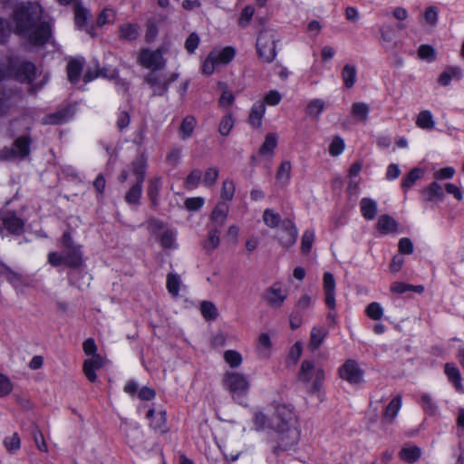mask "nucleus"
Segmentation results:
<instances>
[{"label":"nucleus","mask_w":464,"mask_h":464,"mask_svg":"<svg viewBox=\"0 0 464 464\" xmlns=\"http://www.w3.org/2000/svg\"><path fill=\"white\" fill-rule=\"evenodd\" d=\"M12 32L31 44H44L50 37L51 29L44 19L41 5L37 2L17 5L13 13L11 24L0 19V44L5 43Z\"/></svg>","instance_id":"1"},{"label":"nucleus","mask_w":464,"mask_h":464,"mask_svg":"<svg viewBox=\"0 0 464 464\" xmlns=\"http://www.w3.org/2000/svg\"><path fill=\"white\" fill-rule=\"evenodd\" d=\"M252 422L256 431L275 434L283 450L295 445L299 440L297 418L291 405L274 402L263 411H256Z\"/></svg>","instance_id":"2"},{"label":"nucleus","mask_w":464,"mask_h":464,"mask_svg":"<svg viewBox=\"0 0 464 464\" xmlns=\"http://www.w3.org/2000/svg\"><path fill=\"white\" fill-rule=\"evenodd\" d=\"M169 51V44H163L155 50L144 48L137 57L138 64L150 71L145 77L146 82L159 94L164 92L169 84L177 79L175 73L169 74L161 71L166 66L164 55Z\"/></svg>","instance_id":"3"},{"label":"nucleus","mask_w":464,"mask_h":464,"mask_svg":"<svg viewBox=\"0 0 464 464\" xmlns=\"http://www.w3.org/2000/svg\"><path fill=\"white\" fill-rule=\"evenodd\" d=\"M63 253L51 252L48 262L53 266L65 265L69 267H79L82 265V246L75 243L69 233H64L61 239Z\"/></svg>","instance_id":"4"},{"label":"nucleus","mask_w":464,"mask_h":464,"mask_svg":"<svg viewBox=\"0 0 464 464\" xmlns=\"http://www.w3.org/2000/svg\"><path fill=\"white\" fill-rule=\"evenodd\" d=\"M222 382L235 401L240 405H247L250 382L246 374L239 372H227L223 376Z\"/></svg>","instance_id":"5"},{"label":"nucleus","mask_w":464,"mask_h":464,"mask_svg":"<svg viewBox=\"0 0 464 464\" xmlns=\"http://www.w3.org/2000/svg\"><path fill=\"white\" fill-rule=\"evenodd\" d=\"M237 51L232 46L215 47L201 63V72L210 76L227 65L235 58Z\"/></svg>","instance_id":"6"},{"label":"nucleus","mask_w":464,"mask_h":464,"mask_svg":"<svg viewBox=\"0 0 464 464\" xmlns=\"http://www.w3.org/2000/svg\"><path fill=\"white\" fill-rule=\"evenodd\" d=\"M324 380V372L321 367L308 360L302 362L298 381L305 385L310 392H318Z\"/></svg>","instance_id":"7"},{"label":"nucleus","mask_w":464,"mask_h":464,"mask_svg":"<svg viewBox=\"0 0 464 464\" xmlns=\"http://www.w3.org/2000/svg\"><path fill=\"white\" fill-rule=\"evenodd\" d=\"M277 33L274 29H263L256 39V50L259 58L265 63H271L276 56V43Z\"/></svg>","instance_id":"8"},{"label":"nucleus","mask_w":464,"mask_h":464,"mask_svg":"<svg viewBox=\"0 0 464 464\" xmlns=\"http://www.w3.org/2000/svg\"><path fill=\"white\" fill-rule=\"evenodd\" d=\"M147 159L144 155L139 156L130 167L131 174L135 178L133 185L126 194V201L130 204H138L141 196V187L145 176Z\"/></svg>","instance_id":"9"},{"label":"nucleus","mask_w":464,"mask_h":464,"mask_svg":"<svg viewBox=\"0 0 464 464\" xmlns=\"http://www.w3.org/2000/svg\"><path fill=\"white\" fill-rule=\"evenodd\" d=\"M148 231L150 236L160 241L164 248H176V234L168 228L162 222L151 219L148 222Z\"/></svg>","instance_id":"10"},{"label":"nucleus","mask_w":464,"mask_h":464,"mask_svg":"<svg viewBox=\"0 0 464 464\" xmlns=\"http://www.w3.org/2000/svg\"><path fill=\"white\" fill-rule=\"evenodd\" d=\"M35 73V68L34 64L30 63H23L18 68L13 66L8 69L6 72H0V80L5 77L14 76L21 82L28 81L32 82ZM5 101L3 94L0 92V114L5 109Z\"/></svg>","instance_id":"11"},{"label":"nucleus","mask_w":464,"mask_h":464,"mask_svg":"<svg viewBox=\"0 0 464 464\" xmlns=\"http://www.w3.org/2000/svg\"><path fill=\"white\" fill-rule=\"evenodd\" d=\"M289 295V290L281 282L274 283L266 289L263 299L272 308H280L285 304Z\"/></svg>","instance_id":"12"},{"label":"nucleus","mask_w":464,"mask_h":464,"mask_svg":"<svg viewBox=\"0 0 464 464\" xmlns=\"http://www.w3.org/2000/svg\"><path fill=\"white\" fill-rule=\"evenodd\" d=\"M30 140L26 137H20L15 140L14 148H5L0 150V159L12 160L16 159H24L30 152Z\"/></svg>","instance_id":"13"},{"label":"nucleus","mask_w":464,"mask_h":464,"mask_svg":"<svg viewBox=\"0 0 464 464\" xmlns=\"http://www.w3.org/2000/svg\"><path fill=\"white\" fill-rule=\"evenodd\" d=\"M340 377L351 384H358L363 381V371L353 360L346 361L339 369Z\"/></svg>","instance_id":"14"},{"label":"nucleus","mask_w":464,"mask_h":464,"mask_svg":"<svg viewBox=\"0 0 464 464\" xmlns=\"http://www.w3.org/2000/svg\"><path fill=\"white\" fill-rule=\"evenodd\" d=\"M323 288L324 292V302L330 309L329 317L333 316V311L336 308L335 288L336 284L333 274L325 272L323 277Z\"/></svg>","instance_id":"15"},{"label":"nucleus","mask_w":464,"mask_h":464,"mask_svg":"<svg viewBox=\"0 0 464 464\" xmlns=\"http://www.w3.org/2000/svg\"><path fill=\"white\" fill-rule=\"evenodd\" d=\"M277 239L281 246L285 248L293 246L297 238V229L292 221H285L283 227L277 232Z\"/></svg>","instance_id":"16"},{"label":"nucleus","mask_w":464,"mask_h":464,"mask_svg":"<svg viewBox=\"0 0 464 464\" xmlns=\"http://www.w3.org/2000/svg\"><path fill=\"white\" fill-rule=\"evenodd\" d=\"M147 418L150 420V427L158 433H166L169 431L167 424V414L163 410L156 411L154 409L149 410Z\"/></svg>","instance_id":"17"},{"label":"nucleus","mask_w":464,"mask_h":464,"mask_svg":"<svg viewBox=\"0 0 464 464\" xmlns=\"http://www.w3.org/2000/svg\"><path fill=\"white\" fill-rule=\"evenodd\" d=\"M273 352L272 335L269 333L262 332L256 337V353L262 359L271 357Z\"/></svg>","instance_id":"18"},{"label":"nucleus","mask_w":464,"mask_h":464,"mask_svg":"<svg viewBox=\"0 0 464 464\" xmlns=\"http://www.w3.org/2000/svg\"><path fill=\"white\" fill-rule=\"evenodd\" d=\"M444 372L456 392L463 394L464 385L462 384V375L459 367L453 362H447L444 366Z\"/></svg>","instance_id":"19"},{"label":"nucleus","mask_w":464,"mask_h":464,"mask_svg":"<svg viewBox=\"0 0 464 464\" xmlns=\"http://www.w3.org/2000/svg\"><path fill=\"white\" fill-rule=\"evenodd\" d=\"M1 275L16 289H22L28 285V279L25 276L7 266H2Z\"/></svg>","instance_id":"20"},{"label":"nucleus","mask_w":464,"mask_h":464,"mask_svg":"<svg viewBox=\"0 0 464 464\" xmlns=\"http://www.w3.org/2000/svg\"><path fill=\"white\" fill-rule=\"evenodd\" d=\"M121 430L125 435V440L130 447H136L142 438V430L137 424L124 423Z\"/></svg>","instance_id":"21"},{"label":"nucleus","mask_w":464,"mask_h":464,"mask_svg":"<svg viewBox=\"0 0 464 464\" xmlns=\"http://www.w3.org/2000/svg\"><path fill=\"white\" fill-rule=\"evenodd\" d=\"M279 136L277 133H267L265 137V140L261 145L258 154L266 159H272L275 155V150L278 144Z\"/></svg>","instance_id":"22"},{"label":"nucleus","mask_w":464,"mask_h":464,"mask_svg":"<svg viewBox=\"0 0 464 464\" xmlns=\"http://www.w3.org/2000/svg\"><path fill=\"white\" fill-rule=\"evenodd\" d=\"M102 364L103 358L100 354H93V356L84 361L83 372L89 381L94 382L96 380L97 375L95 372L99 370Z\"/></svg>","instance_id":"23"},{"label":"nucleus","mask_w":464,"mask_h":464,"mask_svg":"<svg viewBox=\"0 0 464 464\" xmlns=\"http://www.w3.org/2000/svg\"><path fill=\"white\" fill-rule=\"evenodd\" d=\"M415 124L424 130H432L436 127V121L430 110H421L415 117Z\"/></svg>","instance_id":"24"},{"label":"nucleus","mask_w":464,"mask_h":464,"mask_svg":"<svg viewBox=\"0 0 464 464\" xmlns=\"http://www.w3.org/2000/svg\"><path fill=\"white\" fill-rule=\"evenodd\" d=\"M266 113V105L262 101L256 102L250 110L248 122L253 128H260Z\"/></svg>","instance_id":"25"},{"label":"nucleus","mask_w":464,"mask_h":464,"mask_svg":"<svg viewBox=\"0 0 464 464\" xmlns=\"http://www.w3.org/2000/svg\"><path fill=\"white\" fill-rule=\"evenodd\" d=\"M463 77L462 70L458 66L447 67L438 77V82L441 86H448L453 80L459 81Z\"/></svg>","instance_id":"26"},{"label":"nucleus","mask_w":464,"mask_h":464,"mask_svg":"<svg viewBox=\"0 0 464 464\" xmlns=\"http://www.w3.org/2000/svg\"><path fill=\"white\" fill-rule=\"evenodd\" d=\"M2 221L10 233L20 234L24 230V221L13 212L5 213Z\"/></svg>","instance_id":"27"},{"label":"nucleus","mask_w":464,"mask_h":464,"mask_svg":"<svg viewBox=\"0 0 464 464\" xmlns=\"http://www.w3.org/2000/svg\"><path fill=\"white\" fill-rule=\"evenodd\" d=\"M398 225L393 218L389 215H382L378 218L377 229L382 235L395 233Z\"/></svg>","instance_id":"28"},{"label":"nucleus","mask_w":464,"mask_h":464,"mask_svg":"<svg viewBox=\"0 0 464 464\" xmlns=\"http://www.w3.org/2000/svg\"><path fill=\"white\" fill-rule=\"evenodd\" d=\"M360 209L362 217L367 220H372L376 217L377 202L370 198H363L360 201Z\"/></svg>","instance_id":"29"},{"label":"nucleus","mask_w":464,"mask_h":464,"mask_svg":"<svg viewBox=\"0 0 464 464\" xmlns=\"http://www.w3.org/2000/svg\"><path fill=\"white\" fill-rule=\"evenodd\" d=\"M421 193L427 201H441L444 198L443 188L436 180L432 181L428 187H426Z\"/></svg>","instance_id":"30"},{"label":"nucleus","mask_w":464,"mask_h":464,"mask_svg":"<svg viewBox=\"0 0 464 464\" xmlns=\"http://www.w3.org/2000/svg\"><path fill=\"white\" fill-rule=\"evenodd\" d=\"M425 173L424 169L414 168L412 169L401 180V188L404 191L409 190L417 180L421 179Z\"/></svg>","instance_id":"31"},{"label":"nucleus","mask_w":464,"mask_h":464,"mask_svg":"<svg viewBox=\"0 0 464 464\" xmlns=\"http://www.w3.org/2000/svg\"><path fill=\"white\" fill-rule=\"evenodd\" d=\"M83 60L82 59H72L67 64V74L68 80L75 83L79 81L81 72L82 70Z\"/></svg>","instance_id":"32"},{"label":"nucleus","mask_w":464,"mask_h":464,"mask_svg":"<svg viewBox=\"0 0 464 464\" xmlns=\"http://www.w3.org/2000/svg\"><path fill=\"white\" fill-rule=\"evenodd\" d=\"M197 125L195 117L188 115L185 117L180 124L179 136L182 140L190 138L193 134L194 129Z\"/></svg>","instance_id":"33"},{"label":"nucleus","mask_w":464,"mask_h":464,"mask_svg":"<svg viewBox=\"0 0 464 464\" xmlns=\"http://www.w3.org/2000/svg\"><path fill=\"white\" fill-rule=\"evenodd\" d=\"M325 102L323 99H313L308 102L306 106V114L314 119H319L324 111Z\"/></svg>","instance_id":"34"},{"label":"nucleus","mask_w":464,"mask_h":464,"mask_svg":"<svg viewBox=\"0 0 464 464\" xmlns=\"http://www.w3.org/2000/svg\"><path fill=\"white\" fill-rule=\"evenodd\" d=\"M357 70L355 65L347 63L342 71V79L347 88H352L356 82Z\"/></svg>","instance_id":"35"},{"label":"nucleus","mask_w":464,"mask_h":464,"mask_svg":"<svg viewBox=\"0 0 464 464\" xmlns=\"http://www.w3.org/2000/svg\"><path fill=\"white\" fill-rule=\"evenodd\" d=\"M223 359L230 368H238L243 363L242 354L232 349L224 352Z\"/></svg>","instance_id":"36"},{"label":"nucleus","mask_w":464,"mask_h":464,"mask_svg":"<svg viewBox=\"0 0 464 464\" xmlns=\"http://www.w3.org/2000/svg\"><path fill=\"white\" fill-rule=\"evenodd\" d=\"M167 289L170 295L177 296L179 294L183 285L179 275L170 273L167 276Z\"/></svg>","instance_id":"37"},{"label":"nucleus","mask_w":464,"mask_h":464,"mask_svg":"<svg viewBox=\"0 0 464 464\" xmlns=\"http://www.w3.org/2000/svg\"><path fill=\"white\" fill-rule=\"evenodd\" d=\"M420 455V449L416 446H406L400 452V458L410 463L417 461Z\"/></svg>","instance_id":"38"},{"label":"nucleus","mask_w":464,"mask_h":464,"mask_svg":"<svg viewBox=\"0 0 464 464\" xmlns=\"http://www.w3.org/2000/svg\"><path fill=\"white\" fill-rule=\"evenodd\" d=\"M370 108L364 102H354L352 105L351 113L359 121H366L368 119Z\"/></svg>","instance_id":"39"},{"label":"nucleus","mask_w":464,"mask_h":464,"mask_svg":"<svg viewBox=\"0 0 464 464\" xmlns=\"http://www.w3.org/2000/svg\"><path fill=\"white\" fill-rule=\"evenodd\" d=\"M380 43L385 49H392L397 46V43L394 41V35L391 28H381L380 29Z\"/></svg>","instance_id":"40"},{"label":"nucleus","mask_w":464,"mask_h":464,"mask_svg":"<svg viewBox=\"0 0 464 464\" xmlns=\"http://www.w3.org/2000/svg\"><path fill=\"white\" fill-rule=\"evenodd\" d=\"M228 207L225 203H218L211 213V219L218 225H223L227 219Z\"/></svg>","instance_id":"41"},{"label":"nucleus","mask_w":464,"mask_h":464,"mask_svg":"<svg viewBox=\"0 0 464 464\" xmlns=\"http://www.w3.org/2000/svg\"><path fill=\"white\" fill-rule=\"evenodd\" d=\"M365 314L372 320L379 321L384 315V309L378 302L370 303L365 307Z\"/></svg>","instance_id":"42"},{"label":"nucleus","mask_w":464,"mask_h":464,"mask_svg":"<svg viewBox=\"0 0 464 464\" xmlns=\"http://www.w3.org/2000/svg\"><path fill=\"white\" fill-rule=\"evenodd\" d=\"M417 55L419 59L427 63H433L437 57L435 49L429 44H421L417 50Z\"/></svg>","instance_id":"43"},{"label":"nucleus","mask_w":464,"mask_h":464,"mask_svg":"<svg viewBox=\"0 0 464 464\" xmlns=\"http://www.w3.org/2000/svg\"><path fill=\"white\" fill-rule=\"evenodd\" d=\"M401 408V398L400 396L394 397L388 406L386 407L384 417L388 420H392L398 414Z\"/></svg>","instance_id":"44"},{"label":"nucleus","mask_w":464,"mask_h":464,"mask_svg":"<svg viewBox=\"0 0 464 464\" xmlns=\"http://www.w3.org/2000/svg\"><path fill=\"white\" fill-rule=\"evenodd\" d=\"M115 11L111 7H104L97 18V24L99 26H103L106 24H112L115 21Z\"/></svg>","instance_id":"45"},{"label":"nucleus","mask_w":464,"mask_h":464,"mask_svg":"<svg viewBox=\"0 0 464 464\" xmlns=\"http://www.w3.org/2000/svg\"><path fill=\"white\" fill-rule=\"evenodd\" d=\"M90 16L89 11L82 6L77 5L74 8L75 24L78 29H83Z\"/></svg>","instance_id":"46"},{"label":"nucleus","mask_w":464,"mask_h":464,"mask_svg":"<svg viewBox=\"0 0 464 464\" xmlns=\"http://www.w3.org/2000/svg\"><path fill=\"white\" fill-rule=\"evenodd\" d=\"M234 117L230 112L225 114L219 122L218 132L222 136H227L234 126Z\"/></svg>","instance_id":"47"},{"label":"nucleus","mask_w":464,"mask_h":464,"mask_svg":"<svg viewBox=\"0 0 464 464\" xmlns=\"http://www.w3.org/2000/svg\"><path fill=\"white\" fill-rule=\"evenodd\" d=\"M291 170V162L289 160L282 161L276 172V179L283 183H287L290 179Z\"/></svg>","instance_id":"48"},{"label":"nucleus","mask_w":464,"mask_h":464,"mask_svg":"<svg viewBox=\"0 0 464 464\" xmlns=\"http://www.w3.org/2000/svg\"><path fill=\"white\" fill-rule=\"evenodd\" d=\"M236 183L233 179H226L221 187V198L224 200L230 201L234 198Z\"/></svg>","instance_id":"49"},{"label":"nucleus","mask_w":464,"mask_h":464,"mask_svg":"<svg viewBox=\"0 0 464 464\" xmlns=\"http://www.w3.org/2000/svg\"><path fill=\"white\" fill-rule=\"evenodd\" d=\"M392 16L399 22L397 24V28L400 30L405 29L407 24L405 21L409 17V13L406 8L401 6H397L392 10Z\"/></svg>","instance_id":"50"},{"label":"nucleus","mask_w":464,"mask_h":464,"mask_svg":"<svg viewBox=\"0 0 464 464\" xmlns=\"http://www.w3.org/2000/svg\"><path fill=\"white\" fill-rule=\"evenodd\" d=\"M200 312L206 320H213L218 316V310L211 302H202L200 304Z\"/></svg>","instance_id":"51"},{"label":"nucleus","mask_w":464,"mask_h":464,"mask_svg":"<svg viewBox=\"0 0 464 464\" xmlns=\"http://www.w3.org/2000/svg\"><path fill=\"white\" fill-rule=\"evenodd\" d=\"M200 44L199 35L193 32L188 34L184 43V47L188 53H194Z\"/></svg>","instance_id":"52"},{"label":"nucleus","mask_w":464,"mask_h":464,"mask_svg":"<svg viewBox=\"0 0 464 464\" xmlns=\"http://www.w3.org/2000/svg\"><path fill=\"white\" fill-rule=\"evenodd\" d=\"M6 450L10 453L16 452L21 447V440L17 433L6 437L4 441Z\"/></svg>","instance_id":"53"},{"label":"nucleus","mask_w":464,"mask_h":464,"mask_svg":"<svg viewBox=\"0 0 464 464\" xmlns=\"http://www.w3.org/2000/svg\"><path fill=\"white\" fill-rule=\"evenodd\" d=\"M218 174H219V171H218V168H216V167L208 168L204 173V176L202 179V183L206 187L213 186L218 178Z\"/></svg>","instance_id":"54"},{"label":"nucleus","mask_w":464,"mask_h":464,"mask_svg":"<svg viewBox=\"0 0 464 464\" xmlns=\"http://www.w3.org/2000/svg\"><path fill=\"white\" fill-rule=\"evenodd\" d=\"M325 330L322 327H314L310 335V345L317 348L324 341Z\"/></svg>","instance_id":"55"},{"label":"nucleus","mask_w":464,"mask_h":464,"mask_svg":"<svg viewBox=\"0 0 464 464\" xmlns=\"http://www.w3.org/2000/svg\"><path fill=\"white\" fill-rule=\"evenodd\" d=\"M344 149V140L341 137H334L329 145V153L331 156L337 157L343 152Z\"/></svg>","instance_id":"56"},{"label":"nucleus","mask_w":464,"mask_h":464,"mask_svg":"<svg viewBox=\"0 0 464 464\" xmlns=\"http://www.w3.org/2000/svg\"><path fill=\"white\" fill-rule=\"evenodd\" d=\"M116 74L117 73L114 70H109V69H103L101 72L96 71L95 73H92L89 71L84 74L83 79H84L85 82H91L99 76L108 78V79H114L116 77Z\"/></svg>","instance_id":"57"},{"label":"nucleus","mask_w":464,"mask_h":464,"mask_svg":"<svg viewBox=\"0 0 464 464\" xmlns=\"http://www.w3.org/2000/svg\"><path fill=\"white\" fill-rule=\"evenodd\" d=\"M219 86L224 87V90L218 100V104L223 108H228L234 103L235 96L231 91L227 89L224 83H219Z\"/></svg>","instance_id":"58"},{"label":"nucleus","mask_w":464,"mask_h":464,"mask_svg":"<svg viewBox=\"0 0 464 464\" xmlns=\"http://www.w3.org/2000/svg\"><path fill=\"white\" fill-rule=\"evenodd\" d=\"M14 385L11 379L0 372V397L8 396L13 391Z\"/></svg>","instance_id":"59"},{"label":"nucleus","mask_w":464,"mask_h":464,"mask_svg":"<svg viewBox=\"0 0 464 464\" xmlns=\"http://www.w3.org/2000/svg\"><path fill=\"white\" fill-rule=\"evenodd\" d=\"M265 224L270 227H276L280 222V215L273 209H266L263 214Z\"/></svg>","instance_id":"60"},{"label":"nucleus","mask_w":464,"mask_h":464,"mask_svg":"<svg viewBox=\"0 0 464 464\" xmlns=\"http://www.w3.org/2000/svg\"><path fill=\"white\" fill-rule=\"evenodd\" d=\"M220 242V232L217 228L211 229L208 232V238L205 242V247L207 249H215L218 246Z\"/></svg>","instance_id":"61"},{"label":"nucleus","mask_w":464,"mask_h":464,"mask_svg":"<svg viewBox=\"0 0 464 464\" xmlns=\"http://www.w3.org/2000/svg\"><path fill=\"white\" fill-rule=\"evenodd\" d=\"M255 14V9L251 5H246L241 12L238 18V24L240 27H246L249 24Z\"/></svg>","instance_id":"62"},{"label":"nucleus","mask_w":464,"mask_h":464,"mask_svg":"<svg viewBox=\"0 0 464 464\" xmlns=\"http://www.w3.org/2000/svg\"><path fill=\"white\" fill-rule=\"evenodd\" d=\"M455 173V169L453 167L448 166L435 170L433 173V178L436 180L450 179L454 177Z\"/></svg>","instance_id":"63"},{"label":"nucleus","mask_w":464,"mask_h":464,"mask_svg":"<svg viewBox=\"0 0 464 464\" xmlns=\"http://www.w3.org/2000/svg\"><path fill=\"white\" fill-rule=\"evenodd\" d=\"M139 35V29L134 24H123L121 27V36L127 40L135 39Z\"/></svg>","instance_id":"64"}]
</instances>
